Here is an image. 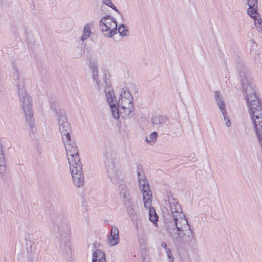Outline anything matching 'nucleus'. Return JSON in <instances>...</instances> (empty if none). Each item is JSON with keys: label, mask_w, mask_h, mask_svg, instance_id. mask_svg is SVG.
<instances>
[{"label": "nucleus", "mask_w": 262, "mask_h": 262, "mask_svg": "<svg viewBox=\"0 0 262 262\" xmlns=\"http://www.w3.org/2000/svg\"><path fill=\"white\" fill-rule=\"evenodd\" d=\"M62 140L69 161L73 183L77 187H82L84 184V177L82 163L77 146L75 143L71 140V138H67Z\"/></svg>", "instance_id": "f257e3e1"}, {"label": "nucleus", "mask_w": 262, "mask_h": 262, "mask_svg": "<svg viewBox=\"0 0 262 262\" xmlns=\"http://www.w3.org/2000/svg\"><path fill=\"white\" fill-rule=\"evenodd\" d=\"M169 233L172 238L176 246L186 248L195 240L194 232L187 221L177 222V224L169 225L167 227Z\"/></svg>", "instance_id": "f03ea898"}, {"label": "nucleus", "mask_w": 262, "mask_h": 262, "mask_svg": "<svg viewBox=\"0 0 262 262\" xmlns=\"http://www.w3.org/2000/svg\"><path fill=\"white\" fill-rule=\"evenodd\" d=\"M14 77L16 81L17 94L20 105L25 114L27 123L32 127L34 124V118L31 97L26 90L24 78L21 77L20 74L17 69H16Z\"/></svg>", "instance_id": "7ed1b4c3"}, {"label": "nucleus", "mask_w": 262, "mask_h": 262, "mask_svg": "<svg viewBox=\"0 0 262 262\" xmlns=\"http://www.w3.org/2000/svg\"><path fill=\"white\" fill-rule=\"evenodd\" d=\"M118 100L117 114L123 118H128L134 111V97L128 89L119 88L118 90Z\"/></svg>", "instance_id": "20e7f679"}, {"label": "nucleus", "mask_w": 262, "mask_h": 262, "mask_svg": "<svg viewBox=\"0 0 262 262\" xmlns=\"http://www.w3.org/2000/svg\"><path fill=\"white\" fill-rule=\"evenodd\" d=\"M241 89L246 101L259 97L255 91V86L251 77L249 70L241 69L239 74Z\"/></svg>", "instance_id": "39448f33"}, {"label": "nucleus", "mask_w": 262, "mask_h": 262, "mask_svg": "<svg viewBox=\"0 0 262 262\" xmlns=\"http://www.w3.org/2000/svg\"><path fill=\"white\" fill-rule=\"evenodd\" d=\"M256 135L262 134V102L257 97L246 102Z\"/></svg>", "instance_id": "423d86ee"}, {"label": "nucleus", "mask_w": 262, "mask_h": 262, "mask_svg": "<svg viewBox=\"0 0 262 262\" xmlns=\"http://www.w3.org/2000/svg\"><path fill=\"white\" fill-rule=\"evenodd\" d=\"M137 173L139 187L142 192L144 206L150 207V200L152 199V196L148 182L143 173L138 170Z\"/></svg>", "instance_id": "0eeeda50"}, {"label": "nucleus", "mask_w": 262, "mask_h": 262, "mask_svg": "<svg viewBox=\"0 0 262 262\" xmlns=\"http://www.w3.org/2000/svg\"><path fill=\"white\" fill-rule=\"evenodd\" d=\"M119 191L120 195L124 199V204L126 206V211L132 219L137 216L129 192L126 188V185L123 183L119 184Z\"/></svg>", "instance_id": "6e6552de"}, {"label": "nucleus", "mask_w": 262, "mask_h": 262, "mask_svg": "<svg viewBox=\"0 0 262 262\" xmlns=\"http://www.w3.org/2000/svg\"><path fill=\"white\" fill-rule=\"evenodd\" d=\"M169 209L172 216L173 224L177 222H182L187 221L185 214L182 212L181 207L178 201L174 198H171L168 200Z\"/></svg>", "instance_id": "1a4fd4ad"}, {"label": "nucleus", "mask_w": 262, "mask_h": 262, "mask_svg": "<svg viewBox=\"0 0 262 262\" xmlns=\"http://www.w3.org/2000/svg\"><path fill=\"white\" fill-rule=\"evenodd\" d=\"M115 18L109 15L103 17L99 22L100 29L105 37H111L115 34Z\"/></svg>", "instance_id": "9d476101"}, {"label": "nucleus", "mask_w": 262, "mask_h": 262, "mask_svg": "<svg viewBox=\"0 0 262 262\" xmlns=\"http://www.w3.org/2000/svg\"><path fill=\"white\" fill-rule=\"evenodd\" d=\"M104 164L107 176L113 181L115 176L114 153L113 149H107L104 154Z\"/></svg>", "instance_id": "9b49d317"}, {"label": "nucleus", "mask_w": 262, "mask_h": 262, "mask_svg": "<svg viewBox=\"0 0 262 262\" xmlns=\"http://www.w3.org/2000/svg\"><path fill=\"white\" fill-rule=\"evenodd\" d=\"M57 119L58 121L59 130L61 134L62 139L67 138H71L70 134L71 130L70 125L63 112H60L58 114Z\"/></svg>", "instance_id": "f8f14e48"}, {"label": "nucleus", "mask_w": 262, "mask_h": 262, "mask_svg": "<svg viewBox=\"0 0 262 262\" xmlns=\"http://www.w3.org/2000/svg\"><path fill=\"white\" fill-rule=\"evenodd\" d=\"M106 88L105 92L106 94V97L107 98V103H108L111 109L112 114L113 117L115 118V93L112 87L110 86L109 83L107 81H105Z\"/></svg>", "instance_id": "ddd939ff"}, {"label": "nucleus", "mask_w": 262, "mask_h": 262, "mask_svg": "<svg viewBox=\"0 0 262 262\" xmlns=\"http://www.w3.org/2000/svg\"><path fill=\"white\" fill-rule=\"evenodd\" d=\"M136 227V230L139 237L144 234V225L142 219L138 216L132 219Z\"/></svg>", "instance_id": "4468645a"}, {"label": "nucleus", "mask_w": 262, "mask_h": 262, "mask_svg": "<svg viewBox=\"0 0 262 262\" xmlns=\"http://www.w3.org/2000/svg\"><path fill=\"white\" fill-rule=\"evenodd\" d=\"M57 230L59 236L62 238L67 236L70 230V226L67 222L59 223L57 225Z\"/></svg>", "instance_id": "2eb2a0df"}, {"label": "nucleus", "mask_w": 262, "mask_h": 262, "mask_svg": "<svg viewBox=\"0 0 262 262\" xmlns=\"http://www.w3.org/2000/svg\"><path fill=\"white\" fill-rule=\"evenodd\" d=\"M90 68L91 69L92 72L93 80L96 82L98 87H99L101 84L99 80L98 65L95 62H91L90 64Z\"/></svg>", "instance_id": "dca6fc26"}, {"label": "nucleus", "mask_w": 262, "mask_h": 262, "mask_svg": "<svg viewBox=\"0 0 262 262\" xmlns=\"http://www.w3.org/2000/svg\"><path fill=\"white\" fill-rule=\"evenodd\" d=\"M92 262H106L105 253L100 249L96 250L93 254Z\"/></svg>", "instance_id": "f3484780"}, {"label": "nucleus", "mask_w": 262, "mask_h": 262, "mask_svg": "<svg viewBox=\"0 0 262 262\" xmlns=\"http://www.w3.org/2000/svg\"><path fill=\"white\" fill-rule=\"evenodd\" d=\"M215 100L222 114L227 112L223 98L217 92L215 93Z\"/></svg>", "instance_id": "a211bd4d"}, {"label": "nucleus", "mask_w": 262, "mask_h": 262, "mask_svg": "<svg viewBox=\"0 0 262 262\" xmlns=\"http://www.w3.org/2000/svg\"><path fill=\"white\" fill-rule=\"evenodd\" d=\"M93 26V23H88L85 25L83 28L82 34L81 36V40L82 41L85 40L90 37V33L91 32V29Z\"/></svg>", "instance_id": "6ab92c4d"}, {"label": "nucleus", "mask_w": 262, "mask_h": 262, "mask_svg": "<svg viewBox=\"0 0 262 262\" xmlns=\"http://www.w3.org/2000/svg\"><path fill=\"white\" fill-rule=\"evenodd\" d=\"M151 200H150V207H144L149 210V219L154 224H156L158 221V216L156 213L155 209L151 207Z\"/></svg>", "instance_id": "aec40b11"}, {"label": "nucleus", "mask_w": 262, "mask_h": 262, "mask_svg": "<svg viewBox=\"0 0 262 262\" xmlns=\"http://www.w3.org/2000/svg\"><path fill=\"white\" fill-rule=\"evenodd\" d=\"M151 121L154 125L163 124L167 122V118L165 116L157 115L152 118Z\"/></svg>", "instance_id": "412c9836"}, {"label": "nucleus", "mask_w": 262, "mask_h": 262, "mask_svg": "<svg viewBox=\"0 0 262 262\" xmlns=\"http://www.w3.org/2000/svg\"><path fill=\"white\" fill-rule=\"evenodd\" d=\"M157 138L158 133L156 132H153L148 137H146L145 141L146 144L153 145L156 142Z\"/></svg>", "instance_id": "4be33fe9"}, {"label": "nucleus", "mask_w": 262, "mask_h": 262, "mask_svg": "<svg viewBox=\"0 0 262 262\" xmlns=\"http://www.w3.org/2000/svg\"><path fill=\"white\" fill-rule=\"evenodd\" d=\"M257 16L253 18L254 20V25L256 29L259 32H262V20L260 15H256Z\"/></svg>", "instance_id": "5701e85b"}, {"label": "nucleus", "mask_w": 262, "mask_h": 262, "mask_svg": "<svg viewBox=\"0 0 262 262\" xmlns=\"http://www.w3.org/2000/svg\"><path fill=\"white\" fill-rule=\"evenodd\" d=\"M118 31L121 36H128L129 35L128 30L124 24H121L118 26Z\"/></svg>", "instance_id": "b1692460"}, {"label": "nucleus", "mask_w": 262, "mask_h": 262, "mask_svg": "<svg viewBox=\"0 0 262 262\" xmlns=\"http://www.w3.org/2000/svg\"><path fill=\"white\" fill-rule=\"evenodd\" d=\"M141 253L143 262H149L150 260L149 252L146 248H142L141 250Z\"/></svg>", "instance_id": "393cba45"}, {"label": "nucleus", "mask_w": 262, "mask_h": 262, "mask_svg": "<svg viewBox=\"0 0 262 262\" xmlns=\"http://www.w3.org/2000/svg\"><path fill=\"white\" fill-rule=\"evenodd\" d=\"M248 14L251 18H254L256 15H259L257 12V7H249L247 10Z\"/></svg>", "instance_id": "a878e982"}, {"label": "nucleus", "mask_w": 262, "mask_h": 262, "mask_svg": "<svg viewBox=\"0 0 262 262\" xmlns=\"http://www.w3.org/2000/svg\"><path fill=\"white\" fill-rule=\"evenodd\" d=\"M108 245L113 247L115 245V233L113 232V228H112L111 234L107 240Z\"/></svg>", "instance_id": "bb28decb"}, {"label": "nucleus", "mask_w": 262, "mask_h": 262, "mask_svg": "<svg viewBox=\"0 0 262 262\" xmlns=\"http://www.w3.org/2000/svg\"><path fill=\"white\" fill-rule=\"evenodd\" d=\"M222 114V116H223V117L224 119V121L225 124L226 125V126L230 127L231 125V123L229 119V117L228 115V113L226 112V113H223Z\"/></svg>", "instance_id": "cd10ccee"}, {"label": "nucleus", "mask_w": 262, "mask_h": 262, "mask_svg": "<svg viewBox=\"0 0 262 262\" xmlns=\"http://www.w3.org/2000/svg\"><path fill=\"white\" fill-rule=\"evenodd\" d=\"M166 253L169 262H172L174 259L173 256L170 249H166Z\"/></svg>", "instance_id": "c85d7f7f"}, {"label": "nucleus", "mask_w": 262, "mask_h": 262, "mask_svg": "<svg viewBox=\"0 0 262 262\" xmlns=\"http://www.w3.org/2000/svg\"><path fill=\"white\" fill-rule=\"evenodd\" d=\"M257 0H248L247 4L249 7H257Z\"/></svg>", "instance_id": "c756f323"}, {"label": "nucleus", "mask_w": 262, "mask_h": 262, "mask_svg": "<svg viewBox=\"0 0 262 262\" xmlns=\"http://www.w3.org/2000/svg\"><path fill=\"white\" fill-rule=\"evenodd\" d=\"M103 4L115 10V6L111 0H102Z\"/></svg>", "instance_id": "7c9ffc66"}, {"label": "nucleus", "mask_w": 262, "mask_h": 262, "mask_svg": "<svg viewBox=\"0 0 262 262\" xmlns=\"http://www.w3.org/2000/svg\"><path fill=\"white\" fill-rule=\"evenodd\" d=\"M162 247H163L166 250V249H169L167 247V244L165 242H162L161 244Z\"/></svg>", "instance_id": "2f4dec72"}, {"label": "nucleus", "mask_w": 262, "mask_h": 262, "mask_svg": "<svg viewBox=\"0 0 262 262\" xmlns=\"http://www.w3.org/2000/svg\"><path fill=\"white\" fill-rule=\"evenodd\" d=\"M116 12H117L119 14H120L119 11L116 8L115 9Z\"/></svg>", "instance_id": "473e14b6"}, {"label": "nucleus", "mask_w": 262, "mask_h": 262, "mask_svg": "<svg viewBox=\"0 0 262 262\" xmlns=\"http://www.w3.org/2000/svg\"><path fill=\"white\" fill-rule=\"evenodd\" d=\"M118 241V238L117 237H116V243H115L116 245L117 244V243H118V241Z\"/></svg>", "instance_id": "72a5a7b5"}, {"label": "nucleus", "mask_w": 262, "mask_h": 262, "mask_svg": "<svg viewBox=\"0 0 262 262\" xmlns=\"http://www.w3.org/2000/svg\"><path fill=\"white\" fill-rule=\"evenodd\" d=\"M115 26H116V30H117V22L116 21V25H115Z\"/></svg>", "instance_id": "f704fd0d"}, {"label": "nucleus", "mask_w": 262, "mask_h": 262, "mask_svg": "<svg viewBox=\"0 0 262 262\" xmlns=\"http://www.w3.org/2000/svg\"><path fill=\"white\" fill-rule=\"evenodd\" d=\"M142 241H143V242L142 243H141V244H143L144 243V239H142Z\"/></svg>", "instance_id": "c9c22d12"}, {"label": "nucleus", "mask_w": 262, "mask_h": 262, "mask_svg": "<svg viewBox=\"0 0 262 262\" xmlns=\"http://www.w3.org/2000/svg\"><path fill=\"white\" fill-rule=\"evenodd\" d=\"M118 235V232H117V234H116V236Z\"/></svg>", "instance_id": "e433bc0d"}]
</instances>
